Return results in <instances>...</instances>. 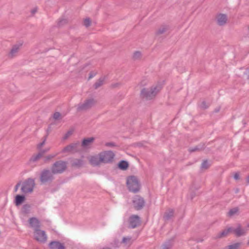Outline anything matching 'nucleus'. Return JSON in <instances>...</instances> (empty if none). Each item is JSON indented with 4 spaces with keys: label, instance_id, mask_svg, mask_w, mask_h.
I'll list each match as a JSON object with an SVG mask.
<instances>
[{
    "label": "nucleus",
    "instance_id": "obj_1",
    "mask_svg": "<svg viewBox=\"0 0 249 249\" xmlns=\"http://www.w3.org/2000/svg\"><path fill=\"white\" fill-rule=\"evenodd\" d=\"M126 185L128 190L133 193L138 192L141 187L139 180L135 176H130L127 178Z\"/></svg>",
    "mask_w": 249,
    "mask_h": 249
},
{
    "label": "nucleus",
    "instance_id": "obj_2",
    "mask_svg": "<svg viewBox=\"0 0 249 249\" xmlns=\"http://www.w3.org/2000/svg\"><path fill=\"white\" fill-rule=\"evenodd\" d=\"M158 91L159 89L157 86L145 88L142 89L141 95L143 98L150 100L156 96Z\"/></svg>",
    "mask_w": 249,
    "mask_h": 249
},
{
    "label": "nucleus",
    "instance_id": "obj_3",
    "mask_svg": "<svg viewBox=\"0 0 249 249\" xmlns=\"http://www.w3.org/2000/svg\"><path fill=\"white\" fill-rule=\"evenodd\" d=\"M35 186V181L33 179L29 178L23 182L21 190L24 194L31 193L33 191Z\"/></svg>",
    "mask_w": 249,
    "mask_h": 249
},
{
    "label": "nucleus",
    "instance_id": "obj_4",
    "mask_svg": "<svg viewBox=\"0 0 249 249\" xmlns=\"http://www.w3.org/2000/svg\"><path fill=\"white\" fill-rule=\"evenodd\" d=\"M100 160L102 163L111 162L114 158L115 154L111 151H103L99 153Z\"/></svg>",
    "mask_w": 249,
    "mask_h": 249
},
{
    "label": "nucleus",
    "instance_id": "obj_5",
    "mask_svg": "<svg viewBox=\"0 0 249 249\" xmlns=\"http://www.w3.org/2000/svg\"><path fill=\"white\" fill-rule=\"evenodd\" d=\"M34 238L37 242L44 243L47 240L46 232L39 229H35L34 231Z\"/></svg>",
    "mask_w": 249,
    "mask_h": 249
},
{
    "label": "nucleus",
    "instance_id": "obj_6",
    "mask_svg": "<svg viewBox=\"0 0 249 249\" xmlns=\"http://www.w3.org/2000/svg\"><path fill=\"white\" fill-rule=\"evenodd\" d=\"M44 144L45 141L37 144V147L38 149L39 150V152L38 154L33 156L31 159V160L34 161L38 160L43 156L44 153L48 152L50 149V147L49 146L45 148L44 149H42V147Z\"/></svg>",
    "mask_w": 249,
    "mask_h": 249
},
{
    "label": "nucleus",
    "instance_id": "obj_7",
    "mask_svg": "<svg viewBox=\"0 0 249 249\" xmlns=\"http://www.w3.org/2000/svg\"><path fill=\"white\" fill-rule=\"evenodd\" d=\"M67 168V164L63 161H58L54 163L52 167L53 173H61L64 171Z\"/></svg>",
    "mask_w": 249,
    "mask_h": 249
},
{
    "label": "nucleus",
    "instance_id": "obj_8",
    "mask_svg": "<svg viewBox=\"0 0 249 249\" xmlns=\"http://www.w3.org/2000/svg\"><path fill=\"white\" fill-rule=\"evenodd\" d=\"M96 104V101L92 99L89 98L84 101V103L79 105L77 109L79 111L86 110L94 107Z\"/></svg>",
    "mask_w": 249,
    "mask_h": 249
},
{
    "label": "nucleus",
    "instance_id": "obj_9",
    "mask_svg": "<svg viewBox=\"0 0 249 249\" xmlns=\"http://www.w3.org/2000/svg\"><path fill=\"white\" fill-rule=\"evenodd\" d=\"M216 23L220 26L225 25L228 21V16L226 14L219 13L217 14L215 18Z\"/></svg>",
    "mask_w": 249,
    "mask_h": 249
},
{
    "label": "nucleus",
    "instance_id": "obj_10",
    "mask_svg": "<svg viewBox=\"0 0 249 249\" xmlns=\"http://www.w3.org/2000/svg\"><path fill=\"white\" fill-rule=\"evenodd\" d=\"M89 163L93 166H98L102 163L100 160L99 153L97 155L90 156L88 157Z\"/></svg>",
    "mask_w": 249,
    "mask_h": 249
},
{
    "label": "nucleus",
    "instance_id": "obj_11",
    "mask_svg": "<svg viewBox=\"0 0 249 249\" xmlns=\"http://www.w3.org/2000/svg\"><path fill=\"white\" fill-rule=\"evenodd\" d=\"M133 205L135 209L139 210L141 209L144 204L143 199L140 196H136L133 200Z\"/></svg>",
    "mask_w": 249,
    "mask_h": 249
},
{
    "label": "nucleus",
    "instance_id": "obj_12",
    "mask_svg": "<svg viewBox=\"0 0 249 249\" xmlns=\"http://www.w3.org/2000/svg\"><path fill=\"white\" fill-rule=\"evenodd\" d=\"M79 144L77 143H72L66 146L62 150V152L66 154L73 153L76 151Z\"/></svg>",
    "mask_w": 249,
    "mask_h": 249
},
{
    "label": "nucleus",
    "instance_id": "obj_13",
    "mask_svg": "<svg viewBox=\"0 0 249 249\" xmlns=\"http://www.w3.org/2000/svg\"><path fill=\"white\" fill-rule=\"evenodd\" d=\"M20 47V45H19L13 46L8 53V57L10 58H12L18 55Z\"/></svg>",
    "mask_w": 249,
    "mask_h": 249
},
{
    "label": "nucleus",
    "instance_id": "obj_14",
    "mask_svg": "<svg viewBox=\"0 0 249 249\" xmlns=\"http://www.w3.org/2000/svg\"><path fill=\"white\" fill-rule=\"evenodd\" d=\"M140 222V218L137 215H132L129 218V225L132 228L136 227L138 225H139Z\"/></svg>",
    "mask_w": 249,
    "mask_h": 249
},
{
    "label": "nucleus",
    "instance_id": "obj_15",
    "mask_svg": "<svg viewBox=\"0 0 249 249\" xmlns=\"http://www.w3.org/2000/svg\"><path fill=\"white\" fill-rule=\"evenodd\" d=\"M52 177V173L48 170L44 171L41 174V180L45 182L51 179Z\"/></svg>",
    "mask_w": 249,
    "mask_h": 249
},
{
    "label": "nucleus",
    "instance_id": "obj_16",
    "mask_svg": "<svg viewBox=\"0 0 249 249\" xmlns=\"http://www.w3.org/2000/svg\"><path fill=\"white\" fill-rule=\"evenodd\" d=\"M94 141V138L89 137L84 139L82 142V145L84 147H89L93 143Z\"/></svg>",
    "mask_w": 249,
    "mask_h": 249
},
{
    "label": "nucleus",
    "instance_id": "obj_17",
    "mask_svg": "<svg viewBox=\"0 0 249 249\" xmlns=\"http://www.w3.org/2000/svg\"><path fill=\"white\" fill-rule=\"evenodd\" d=\"M50 249H65L64 245L59 242H52L49 244Z\"/></svg>",
    "mask_w": 249,
    "mask_h": 249
},
{
    "label": "nucleus",
    "instance_id": "obj_18",
    "mask_svg": "<svg viewBox=\"0 0 249 249\" xmlns=\"http://www.w3.org/2000/svg\"><path fill=\"white\" fill-rule=\"evenodd\" d=\"M30 226L32 228L35 229H38L39 227V222L37 219L35 217L31 218L29 220Z\"/></svg>",
    "mask_w": 249,
    "mask_h": 249
},
{
    "label": "nucleus",
    "instance_id": "obj_19",
    "mask_svg": "<svg viewBox=\"0 0 249 249\" xmlns=\"http://www.w3.org/2000/svg\"><path fill=\"white\" fill-rule=\"evenodd\" d=\"M25 200V197L22 195H17L15 196L14 202L16 206L21 205Z\"/></svg>",
    "mask_w": 249,
    "mask_h": 249
},
{
    "label": "nucleus",
    "instance_id": "obj_20",
    "mask_svg": "<svg viewBox=\"0 0 249 249\" xmlns=\"http://www.w3.org/2000/svg\"><path fill=\"white\" fill-rule=\"evenodd\" d=\"M232 232L239 236L244 235L246 233V230L240 226H238L236 229L232 228Z\"/></svg>",
    "mask_w": 249,
    "mask_h": 249
},
{
    "label": "nucleus",
    "instance_id": "obj_21",
    "mask_svg": "<svg viewBox=\"0 0 249 249\" xmlns=\"http://www.w3.org/2000/svg\"><path fill=\"white\" fill-rule=\"evenodd\" d=\"M232 232V228H228L223 230L218 235V237L221 238L227 236L229 233Z\"/></svg>",
    "mask_w": 249,
    "mask_h": 249
},
{
    "label": "nucleus",
    "instance_id": "obj_22",
    "mask_svg": "<svg viewBox=\"0 0 249 249\" xmlns=\"http://www.w3.org/2000/svg\"><path fill=\"white\" fill-rule=\"evenodd\" d=\"M132 241L131 238L124 237L122 243L125 247H129L132 244Z\"/></svg>",
    "mask_w": 249,
    "mask_h": 249
},
{
    "label": "nucleus",
    "instance_id": "obj_23",
    "mask_svg": "<svg viewBox=\"0 0 249 249\" xmlns=\"http://www.w3.org/2000/svg\"><path fill=\"white\" fill-rule=\"evenodd\" d=\"M118 166L122 170H126L128 167V163L127 161L122 160L119 163Z\"/></svg>",
    "mask_w": 249,
    "mask_h": 249
},
{
    "label": "nucleus",
    "instance_id": "obj_24",
    "mask_svg": "<svg viewBox=\"0 0 249 249\" xmlns=\"http://www.w3.org/2000/svg\"><path fill=\"white\" fill-rule=\"evenodd\" d=\"M83 164V161L81 160L75 159L72 162V165L73 166L80 167Z\"/></svg>",
    "mask_w": 249,
    "mask_h": 249
},
{
    "label": "nucleus",
    "instance_id": "obj_25",
    "mask_svg": "<svg viewBox=\"0 0 249 249\" xmlns=\"http://www.w3.org/2000/svg\"><path fill=\"white\" fill-rule=\"evenodd\" d=\"M92 20L89 18H86L83 19V25L86 27H89L91 25Z\"/></svg>",
    "mask_w": 249,
    "mask_h": 249
},
{
    "label": "nucleus",
    "instance_id": "obj_26",
    "mask_svg": "<svg viewBox=\"0 0 249 249\" xmlns=\"http://www.w3.org/2000/svg\"><path fill=\"white\" fill-rule=\"evenodd\" d=\"M142 56V53L139 51H136L133 54V58L134 59H138Z\"/></svg>",
    "mask_w": 249,
    "mask_h": 249
},
{
    "label": "nucleus",
    "instance_id": "obj_27",
    "mask_svg": "<svg viewBox=\"0 0 249 249\" xmlns=\"http://www.w3.org/2000/svg\"><path fill=\"white\" fill-rule=\"evenodd\" d=\"M240 247V244L235 243L228 247L227 249H238Z\"/></svg>",
    "mask_w": 249,
    "mask_h": 249
},
{
    "label": "nucleus",
    "instance_id": "obj_28",
    "mask_svg": "<svg viewBox=\"0 0 249 249\" xmlns=\"http://www.w3.org/2000/svg\"><path fill=\"white\" fill-rule=\"evenodd\" d=\"M238 210L237 208H233L232 209H231L229 212V215H230V216H233L235 214H236V213H238Z\"/></svg>",
    "mask_w": 249,
    "mask_h": 249
},
{
    "label": "nucleus",
    "instance_id": "obj_29",
    "mask_svg": "<svg viewBox=\"0 0 249 249\" xmlns=\"http://www.w3.org/2000/svg\"><path fill=\"white\" fill-rule=\"evenodd\" d=\"M209 166V164L208 162L207 161H204L201 165V168L202 169H207Z\"/></svg>",
    "mask_w": 249,
    "mask_h": 249
},
{
    "label": "nucleus",
    "instance_id": "obj_30",
    "mask_svg": "<svg viewBox=\"0 0 249 249\" xmlns=\"http://www.w3.org/2000/svg\"><path fill=\"white\" fill-rule=\"evenodd\" d=\"M30 207V206L29 205H27V204L24 205L22 208V211L25 213L26 212V211H27L29 209Z\"/></svg>",
    "mask_w": 249,
    "mask_h": 249
},
{
    "label": "nucleus",
    "instance_id": "obj_31",
    "mask_svg": "<svg viewBox=\"0 0 249 249\" xmlns=\"http://www.w3.org/2000/svg\"><path fill=\"white\" fill-rule=\"evenodd\" d=\"M60 116H61V115H60V114L59 112H55L53 114V118L55 119H59Z\"/></svg>",
    "mask_w": 249,
    "mask_h": 249
},
{
    "label": "nucleus",
    "instance_id": "obj_32",
    "mask_svg": "<svg viewBox=\"0 0 249 249\" xmlns=\"http://www.w3.org/2000/svg\"><path fill=\"white\" fill-rule=\"evenodd\" d=\"M105 146L107 147H114L115 146V144L112 142H107L105 143Z\"/></svg>",
    "mask_w": 249,
    "mask_h": 249
},
{
    "label": "nucleus",
    "instance_id": "obj_33",
    "mask_svg": "<svg viewBox=\"0 0 249 249\" xmlns=\"http://www.w3.org/2000/svg\"><path fill=\"white\" fill-rule=\"evenodd\" d=\"M56 154H50L49 155H48L46 158L48 159V160H50V159H52L55 156H56Z\"/></svg>",
    "mask_w": 249,
    "mask_h": 249
},
{
    "label": "nucleus",
    "instance_id": "obj_34",
    "mask_svg": "<svg viewBox=\"0 0 249 249\" xmlns=\"http://www.w3.org/2000/svg\"><path fill=\"white\" fill-rule=\"evenodd\" d=\"M234 178L235 179L237 180L239 179V174L237 173H235L234 175Z\"/></svg>",
    "mask_w": 249,
    "mask_h": 249
},
{
    "label": "nucleus",
    "instance_id": "obj_35",
    "mask_svg": "<svg viewBox=\"0 0 249 249\" xmlns=\"http://www.w3.org/2000/svg\"><path fill=\"white\" fill-rule=\"evenodd\" d=\"M20 186V184L19 183H18L15 187V188H14V191L15 192H17V191L18 190V188H19V187Z\"/></svg>",
    "mask_w": 249,
    "mask_h": 249
},
{
    "label": "nucleus",
    "instance_id": "obj_36",
    "mask_svg": "<svg viewBox=\"0 0 249 249\" xmlns=\"http://www.w3.org/2000/svg\"><path fill=\"white\" fill-rule=\"evenodd\" d=\"M102 249H110L109 248H108V247H105V248H103Z\"/></svg>",
    "mask_w": 249,
    "mask_h": 249
},
{
    "label": "nucleus",
    "instance_id": "obj_37",
    "mask_svg": "<svg viewBox=\"0 0 249 249\" xmlns=\"http://www.w3.org/2000/svg\"><path fill=\"white\" fill-rule=\"evenodd\" d=\"M247 181L249 183V176L247 178Z\"/></svg>",
    "mask_w": 249,
    "mask_h": 249
},
{
    "label": "nucleus",
    "instance_id": "obj_38",
    "mask_svg": "<svg viewBox=\"0 0 249 249\" xmlns=\"http://www.w3.org/2000/svg\"><path fill=\"white\" fill-rule=\"evenodd\" d=\"M248 29L249 30V25L248 26Z\"/></svg>",
    "mask_w": 249,
    "mask_h": 249
},
{
    "label": "nucleus",
    "instance_id": "obj_39",
    "mask_svg": "<svg viewBox=\"0 0 249 249\" xmlns=\"http://www.w3.org/2000/svg\"><path fill=\"white\" fill-rule=\"evenodd\" d=\"M248 243L249 244V242H248Z\"/></svg>",
    "mask_w": 249,
    "mask_h": 249
},
{
    "label": "nucleus",
    "instance_id": "obj_40",
    "mask_svg": "<svg viewBox=\"0 0 249 249\" xmlns=\"http://www.w3.org/2000/svg\"><path fill=\"white\" fill-rule=\"evenodd\" d=\"M248 227H249V225H248Z\"/></svg>",
    "mask_w": 249,
    "mask_h": 249
}]
</instances>
